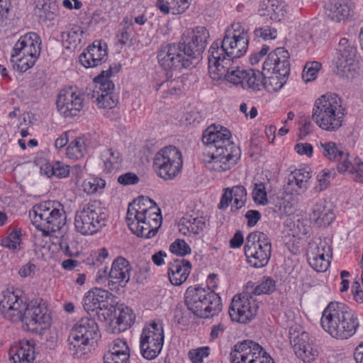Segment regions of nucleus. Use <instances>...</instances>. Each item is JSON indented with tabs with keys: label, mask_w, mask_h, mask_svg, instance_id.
<instances>
[{
	"label": "nucleus",
	"mask_w": 363,
	"mask_h": 363,
	"mask_svg": "<svg viewBox=\"0 0 363 363\" xmlns=\"http://www.w3.org/2000/svg\"><path fill=\"white\" fill-rule=\"evenodd\" d=\"M210 353L211 348L208 346H202L190 350L188 352V357L191 363H203Z\"/></svg>",
	"instance_id": "nucleus-55"
},
{
	"label": "nucleus",
	"mask_w": 363,
	"mask_h": 363,
	"mask_svg": "<svg viewBox=\"0 0 363 363\" xmlns=\"http://www.w3.org/2000/svg\"><path fill=\"white\" fill-rule=\"evenodd\" d=\"M319 148L327 160L335 162L341 159L345 151L340 144L333 141L320 142Z\"/></svg>",
	"instance_id": "nucleus-47"
},
{
	"label": "nucleus",
	"mask_w": 363,
	"mask_h": 363,
	"mask_svg": "<svg viewBox=\"0 0 363 363\" xmlns=\"http://www.w3.org/2000/svg\"><path fill=\"white\" fill-rule=\"evenodd\" d=\"M338 55L335 60L337 71L343 77L354 78L359 69L357 60V48L354 43L346 38H342L337 45Z\"/></svg>",
	"instance_id": "nucleus-19"
},
{
	"label": "nucleus",
	"mask_w": 363,
	"mask_h": 363,
	"mask_svg": "<svg viewBox=\"0 0 363 363\" xmlns=\"http://www.w3.org/2000/svg\"><path fill=\"white\" fill-rule=\"evenodd\" d=\"M202 141L208 148L203 153V160L209 171H228L240 159V147L231 140V133L222 126L207 128L203 133Z\"/></svg>",
	"instance_id": "nucleus-1"
},
{
	"label": "nucleus",
	"mask_w": 363,
	"mask_h": 363,
	"mask_svg": "<svg viewBox=\"0 0 363 363\" xmlns=\"http://www.w3.org/2000/svg\"><path fill=\"white\" fill-rule=\"evenodd\" d=\"M321 67V63L317 61L306 62L302 72L303 80L306 82H310L315 80L317 78L318 74Z\"/></svg>",
	"instance_id": "nucleus-51"
},
{
	"label": "nucleus",
	"mask_w": 363,
	"mask_h": 363,
	"mask_svg": "<svg viewBox=\"0 0 363 363\" xmlns=\"http://www.w3.org/2000/svg\"><path fill=\"white\" fill-rule=\"evenodd\" d=\"M249 35L242 23H233L220 41H214L209 48L208 62L232 63L233 60L243 56L247 51Z\"/></svg>",
	"instance_id": "nucleus-3"
},
{
	"label": "nucleus",
	"mask_w": 363,
	"mask_h": 363,
	"mask_svg": "<svg viewBox=\"0 0 363 363\" xmlns=\"http://www.w3.org/2000/svg\"><path fill=\"white\" fill-rule=\"evenodd\" d=\"M41 39L33 32L21 35L11 52V62L14 69L25 72L38 61L41 51Z\"/></svg>",
	"instance_id": "nucleus-9"
},
{
	"label": "nucleus",
	"mask_w": 363,
	"mask_h": 363,
	"mask_svg": "<svg viewBox=\"0 0 363 363\" xmlns=\"http://www.w3.org/2000/svg\"><path fill=\"white\" fill-rule=\"evenodd\" d=\"M169 251L174 255L184 257L189 255L191 250L184 240L177 239L170 245Z\"/></svg>",
	"instance_id": "nucleus-58"
},
{
	"label": "nucleus",
	"mask_w": 363,
	"mask_h": 363,
	"mask_svg": "<svg viewBox=\"0 0 363 363\" xmlns=\"http://www.w3.org/2000/svg\"><path fill=\"white\" fill-rule=\"evenodd\" d=\"M163 86H166L167 87V89L164 90L162 92V97L163 99L170 98L174 96H178L182 91V81L179 79L171 81L162 82V83H157L155 85V89L156 91H158Z\"/></svg>",
	"instance_id": "nucleus-48"
},
{
	"label": "nucleus",
	"mask_w": 363,
	"mask_h": 363,
	"mask_svg": "<svg viewBox=\"0 0 363 363\" xmlns=\"http://www.w3.org/2000/svg\"><path fill=\"white\" fill-rule=\"evenodd\" d=\"M192 269V264L184 258L176 259L169 264L168 277L174 286H181L188 279Z\"/></svg>",
	"instance_id": "nucleus-36"
},
{
	"label": "nucleus",
	"mask_w": 363,
	"mask_h": 363,
	"mask_svg": "<svg viewBox=\"0 0 363 363\" xmlns=\"http://www.w3.org/2000/svg\"><path fill=\"white\" fill-rule=\"evenodd\" d=\"M56 108L60 116L72 118L79 116L85 106V94L76 86L62 89L56 98Z\"/></svg>",
	"instance_id": "nucleus-18"
},
{
	"label": "nucleus",
	"mask_w": 363,
	"mask_h": 363,
	"mask_svg": "<svg viewBox=\"0 0 363 363\" xmlns=\"http://www.w3.org/2000/svg\"><path fill=\"white\" fill-rule=\"evenodd\" d=\"M23 233L21 228H8V234L0 240V245L12 252H18L23 249Z\"/></svg>",
	"instance_id": "nucleus-43"
},
{
	"label": "nucleus",
	"mask_w": 363,
	"mask_h": 363,
	"mask_svg": "<svg viewBox=\"0 0 363 363\" xmlns=\"http://www.w3.org/2000/svg\"><path fill=\"white\" fill-rule=\"evenodd\" d=\"M135 321V315L131 308L121 304L115 310L113 318L109 319V327L113 333H120L130 328Z\"/></svg>",
	"instance_id": "nucleus-32"
},
{
	"label": "nucleus",
	"mask_w": 363,
	"mask_h": 363,
	"mask_svg": "<svg viewBox=\"0 0 363 363\" xmlns=\"http://www.w3.org/2000/svg\"><path fill=\"white\" fill-rule=\"evenodd\" d=\"M34 161L35 164L40 167L41 174L49 178L53 177L54 162L50 163L48 162L45 154H38Z\"/></svg>",
	"instance_id": "nucleus-54"
},
{
	"label": "nucleus",
	"mask_w": 363,
	"mask_h": 363,
	"mask_svg": "<svg viewBox=\"0 0 363 363\" xmlns=\"http://www.w3.org/2000/svg\"><path fill=\"white\" fill-rule=\"evenodd\" d=\"M332 255L331 246L325 240H320L315 247H311L308 253V261L315 271L323 272L330 265Z\"/></svg>",
	"instance_id": "nucleus-26"
},
{
	"label": "nucleus",
	"mask_w": 363,
	"mask_h": 363,
	"mask_svg": "<svg viewBox=\"0 0 363 363\" xmlns=\"http://www.w3.org/2000/svg\"><path fill=\"white\" fill-rule=\"evenodd\" d=\"M347 108L336 94L328 92L320 96L312 108V120L322 130L333 133L345 124Z\"/></svg>",
	"instance_id": "nucleus-5"
},
{
	"label": "nucleus",
	"mask_w": 363,
	"mask_h": 363,
	"mask_svg": "<svg viewBox=\"0 0 363 363\" xmlns=\"http://www.w3.org/2000/svg\"><path fill=\"white\" fill-rule=\"evenodd\" d=\"M30 217L36 231L43 238H50L65 224L64 206L55 201H43L33 206Z\"/></svg>",
	"instance_id": "nucleus-7"
},
{
	"label": "nucleus",
	"mask_w": 363,
	"mask_h": 363,
	"mask_svg": "<svg viewBox=\"0 0 363 363\" xmlns=\"http://www.w3.org/2000/svg\"><path fill=\"white\" fill-rule=\"evenodd\" d=\"M30 301L20 289H7L0 299V312L3 317L11 323H18L25 315Z\"/></svg>",
	"instance_id": "nucleus-17"
},
{
	"label": "nucleus",
	"mask_w": 363,
	"mask_h": 363,
	"mask_svg": "<svg viewBox=\"0 0 363 363\" xmlns=\"http://www.w3.org/2000/svg\"><path fill=\"white\" fill-rule=\"evenodd\" d=\"M185 304L194 315L203 318H211L222 309L220 296L210 289L189 287L185 293Z\"/></svg>",
	"instance_id": "nucleus-10"
},
{
	"label": "nucleus",
	"mask_w": 363,
	"mask_h": 363,
	"mask_svg": "<svg viewBox=\"0 0 363 363\" xmlns=\"http://www.w3.org/2000/svg\"><path fill=\"white\" fill-rule=\"evenodd\" d=\"M231 363H274V361L262 346L247 340L235 345L231 353Z\"/></svg>",
	"instance_id": "nucleus-21"
},
{
	"label": "nucleus",
	"mask_w": 363,
	"mask_h": 363,
	"mask_svg": "<svg viewBox=\"0 0 363 363\" xmlns=\"http://www.w3.org/2000/svg\"><path fill=\"white\" fill-rule=\"evenodd\" d=\"M133 33L134 27L132 19L128 16L124 17L120 23L116 34L118 44L121 47L131 44Z\"/></svg>",
	"instance_id": "nucleus-46"
},
{
	"label": "nucleus",
	"mask_w": 363,
	"mask_h": 363,
	"mask_svg": "<svg viewBox=\"0 0 363 363\" xmlns=\"http://www.w3.org/2000/svg\"><path fill=\"white\" fill-rule=\"evenodd\" d=\"M109 252L106 247L92 250L86 258L85 262L89 266L99 267L109 257Z\"/></svg>",
	"instance_id": "nucleus-49"
},
{
	"label": "nucleus",
	"mask_w": 363,
	"mask_h": 363,
	"mask_svg": "<svg viewBox=\"0 0 363 363\" xmlns=\"http://www.w3.org/2000/svg\"><path fill=\"white\" fill-rule=\"evenodd\" d=\"M209 220L203 213L196 211L186 214L179 224V231L185 235H199L208 225Z\"/></svg>",
	"instance_id": "nucleus-31"
},
{
	"label": "nucleus",
	"mask_w": 363,
	"mask_h": 363,
	"mask_svg": "<svg viewBox=\"0 0 363 363\" xmlns=\"http://www.w3.org/2000/svg\"><path fill=\"white\" fill-rule=\"evenodd\" d=\"M157 58L162 69L171 72H181L190 68L194 60L181 42L162 45L157 52Z\"/></svg>",
	"instance_id": "nucleus-15"
},
{
	"label": "nucleus",
	"mask_w": 363,
	"mask_h": 363,
	"mask_svg": "<svg viewBox=\"0 0 363 363\" xmlns=\"http://www.w3.org/2000/svg\"><path fill=\"white\" fill-rule=\"evenodd\" d=\"M53 172V177L60 179L66 178L70 174V167L62 162L55 161Z\"/></svg>",
	"instance_id": "nucleus-60"
},
{
	"label": "nucleus",
	"mask_w": 363,
	"mask_h": 363,
	"mask_svg": "<svg viewBox=\"0 0 363 363\" xmlns=\"http://www.w3.org/2000/svg\"><path fill=\"white\" fill-rule=\"evenodd\" d=\"M108 211L99 200H90L79 206L74 217L75 230L82 235L90 236L100 233L106 226Z\"/></svg>",
	"instance_id": "nucleus-8"
},
{
	"label": "nucleus",
	"mask_w": 363,
	"mask_h": 363,
	"mask_svg": "<svg viewBox=\"0 0 363 363\" xmlns=\"http://www.w3.org/2000/svg\"><path fill=\"white\" fill-rule=\"evenodd\" d=\"M130 262L122 256L113 259L110 268V281L108 289L112 291H118L125 288L129 282L132 272Z\"/></svg>",
	"instance_id": "nucleus-24"
},
{
	"label": "nucleus",
	"mask_w": 363,
	"mask_h": 363,
	"mask_svg": "<svg viewBox=\"0 0 363 363\" xmlns=\"http://www.w3.org/2000/svg\"><path fill=\"white\" fill-rule=\"evenodd\" d=\"M269 238L260 231L250 233L244 245V254L248 265L255 269L267 266L272 255Z\"/></svg>",
	"instance_id": "nucleus-12"
},
{
	"label": "nucleus",
	"mask_w": 363,
	"mask_h": 363,
	"mask_svg": "<svg viewBox=\"0 0 363 363\" xmlns=\"http://www.w3.org/2000/svg\"><path fill=\"white\" fill-rule=\"evenodd\" d=\"M325 11L328 19L342 23L349 18L352 8L349 0H328L325 5Z\"/></svg>",
	"instance_id": "nucleus-38"
},
{
	"label": "nucleus",
	"mask_w": 363,
	"mask_h": 363,
	"mask_svg": "<svg viewBox=\"0 0 363 363\" xmlns=\"http://www.w3.org/2000/svg\"><path fill=\"white\" fill-rule=\"evenodd\" d=\"M84 30L79 25H72L66 33V41L73 47L82 43Z\"/></svg>",
	"instance_id": "nucleus-53"
},
{
	"label": "nucleus",
	"mask_w": 363,
	"mask_h": 363,
	"mask_svg": "<svg viewBox=\"0 0 363 363\" xmlns=\"http://www.w3.org/2000/svg\"><path fill=\"white\" fill-rule=\"evenodd\" d=\"M262 74V87L270 93L280 91L287 82L289 74L275 73Z\"/></svg>",
	"instance_id": "nucleus-44"
},
{
	"label": "nucleus",
	"mask_w": 363,
	"mask_h": 363,
	"mask_svg": "<svg viewBox=\"0 0 363 363\" xmlns=\"http://www.w3.org/2000/svg\"><path fill=\"white\" fill-rule=\"evenodd\" d=\"M112 75L113 72L109 69L103 71L94 79L96 85L91 98L99 108L111 109L118 102V97L113 92L115 85L110 79Z\"/></svg>",
	"instance_id": "nucleus-20"
},
{
	"label": "nucleus",
	"mask_w": 363,
	"mask_h": 363,
	"mask_svg": "<svg viewBox=\"0 0 363 363\" xmlns=\"http://www.w3.org/2000/svg\"><path fill=\"white\" fill-rule=\"evenodd\" d=\"M252 199L255 203L266 205L268 202L266 186L264 183L255 184L252 191Z\"/></svg>",
	"instance_id": "nucleus-57"
},
{
	"label": "nucleus",
	"mask_w": 363,
	"mask_h": 363,
	"mask_svg": "<svg viewBox=\"0 0 363 363\" xmlns=\"http://www.w3.org/2000/svg\"><path fill=\"white\" fill-rule=\"evenodd\" d=\"M164 342V330L162 321L152 320L145 323L140 335V352L141 356L152 360L162 352Z\"/></svg>",
	"instance_id": "nucleus-13"
},
{
	"label": "nucleus",
	"mask_w": 363,
	"mask_h": 363,
	"mask_svg": "<svg viewBox=\"0 0 363 363\" xmlns=\"http://www.w3.org/2000/svg\"><path fill=\"white\" fill-rule=\"evenodd\" d=\"M312 171L308 166H299L290 172L287 177V185L296 193L300 194L308 189Z\"/></svg>",
	"instance_id": "nucleus-37"
},
{
	"label": "nucleus",
	"mask_w": 363,
	"mask_h": 363,
	"mask_svg": "<svg viewBox=\"0 0 363 363\" xmlns=\"http://www.w3.org/2000/svg\"><path fill=\"white\" fill-rule=\"evenodd\" d=\"M310 218L318 226H327L333 222L335 214L325 200L319 199L313 206Z\"/></svg>",
	"instance_id": "nucleus-40"
},
{
	"label": "nucleus",
	"mask_w": 363,
	"mask_h": 363,
	"mask_svg": "<svg viewBox=\"0 0 363 363\" xmlns=\"http://www.w3.org/2000/svg\"><path fill=\"white\" fill-rule=\"evenodd\" d=\"M258 308V303L252 296L236 294L230 303L229 315L234 322L247 324L256 317Z\"/></svg>",
	"instance_id": "nucleus-22"
},
{
	"label": "nucleus",
	"mask_w": 363,
	"mask_h": 363,
	"mask_svg": "<svg viewBox=\"0 0 363 363\" xmlns=\"http://www.w3.org/2000/svg\"><path fill=\"white\" fill-rule=\"evenodd\" d=\"M118 182L123 185L135 184L139 182V178L135 173L127 172L119 176Z\"/></svg>",
	"instance_id": "nucleus-64"
},
{
	"label": "nucleus",
	"mask_w": 363,
	"mask_h": 363,
	"mask_svg": "<svg viewBox=\"0 0 363 363\" xmlns=\"http://www.w3.org/2000/svg\"><path fill=\"white\" fill-rule=\"evenodd\" d=\"M130 358V349L124 339L117 338L108 345L104 355V363H128Z\"/></svg>",
	"instance_id": "nucleus-34"
},
{
	"label": "nucleus",
	"mask_w": 363,
	"mask_h": 363,
	"mask_svg": "<svg viewBox=\"0 0 363 363\" xmlns=\"http://www.w3.org/2000/svg\"><path fill=\"white\" fill-rule=\"evenodd\" d=\"M255 34L257 37L262 38L264 40H274L277 37V30L276 28H272L269 26H264L255 30Z\"/></svg>",
	"instance_id": "nucleus-59"
},
{
	"label": "nucleus",
	"mask_w": 363,
	"mask_h": 363,
	"mask_svg": "<svg viewBox=\"0 0 363 363\" xmlns=\"http://www.w3.org/2000/svg\"><path fill=\"white\" fill-rule=\"evenodd\" d=\"M292 347L296 356L303 362L311 363L318 356V350L308 333L303 332L295 337Z\"/></svg>",
	"instance_id": "nucleus-28"
},
{
	"label": "nucleus",
	"mask_w": 363,
	"mask_h": 363,
	"mask_svg": "<svg viewBox=\"0 0 363 363\" xmlns=\"http://www.w3.org/2000/svg\"><path fill=\"white\" fill-rule=\"evenodd\" d=\"M334 174L328 169H324L320 171L316 177L318 184L315 189L322 191L328 189L330 185L331 179L334 178Z\"/></svg>",
	"instance_id": "nucleus-56"
},
{
	"label": "nucleus",
	"mask_w": 363,
	"mask_h": 363,
	"mask_svg": "<svg viewBox=\"0 0 363 363\" xmlns=\"http://www.w3.org/2000/svg\"><path fill=\"white\" fill-rule=\"evenodd\" d=\"M247 201V191L242 185H236L231 188H225L220 199L218 208L220 210L227 209L231 204V211L242 208Z\"/></svg>",
	"instance_id": "nucleus-30"
},
{
	"label": "nucleus",
	"mask_w": 363,
	"mask_h": 363,
	"mask_svg": "<svg viewBox=\"0 0 363 363\" xmlns=\"http://www.w3.org/2000/svg\"><path fill=\"white\" fill-rule=\"evenodd\" d=\"M9 354L11 363H33L35 344L33 340H21L11 346Z\"/></svg>",
	"instance_id": "nucleus-29"
},
{
	"label": "nucleus",
	"mask_w": 363,
	"mask_h": 363,
	"mask_svg": "<svg viewBox=\"0 0 363 363\" xmlns=\"http://www.w3.org/2000/svg\"><path fill=\"white\" fill-rule=\"evenodd\" d=\"M232 63H208V74L213 80L224 79L235 87L259 91L262 88V74L259 70L231 67Z\"/></svg>",
	"instance_id": "nucleus-6"
},
{
	"label": "nucleus",
	"mask_w": 363,
	"mask_h": 363,
	"mask_svg": "<svg viewBox=\"0 0 363 363\" xmlns=\"http://www.w3.org/2000/svg\"><path fill=\"white\" fill-rule=\"evenodd\" d=\"M191 0H156L155 6L164 15L184 13L190 6Z\"/></svg>",
	"instance_id": "nucleus-41"
},
{
	"label": "nucleus",
	"mask_w": 363,
	"mask_h": 363,
	"mask_svg": "<svg viewBox=\"0 0 363 363\" xmlns=\"http://www.w3.org/2000/svg\"><path fill=\"white\" fill-rule=\"evenodd\" d=\"M208 38L207 29L204 27H196L191 39L188 41L181 42V43L185 46L186 51L195 60L204 50Z\"/></svg>",
	"instance_id": "nucleus-39"
},
{
	"label": "nucleus",
	"mask_w": 363,
	"mask_h": 363,
	"mask_svg": "<svg viewBox=\"0 0 363 363\" xmlns=\"http://www.w3.org/2000/svg\"><path fill=\"white\" fill-rule=\"evenodd\" d=\"M110 269L108 267L101 268L98 269L95 276V282L97 284L103 285L108 288V282L110 281Z\"/></svg>",
	"instance_id": "nucleus-61"
},
{
	"label": "nucleus",
	"mask_w": 363,
	"mask_h": 363,
	"mask_svg": "<svg viewBox=\"0 0 363 363\" xmlns=\"http://www.w3.org/2000/svg\"><path fill=\"white\" fill-rule=\"evenodd\" d=\"M42 12L43 14L40 15V18L51 21L60 16V9L55 1H49L43 4Z\"/></svg>",
	"instance_id": "nucleus-50"
},
{
	"label": "nucleus",
	"mask_w": 363,
	"mask_h": 363,
	"mask_svg": "<svg viewBox=\"0 0 363 363\" xmlns=\"http://www.w3.org/2000/svg\"><path fill=\"white\" fill-rule=\"evenodd\" d=\"M290 55L284 48H277L268 54L262 64L263 74H290Z\"/></svg>",
	"instance_id": "nucleus-25"
},
{
	"label": "nucleus",
	"mask_w": 363,
	"mask_h": 363,
	"mask_svg": "<svg viewBox=\"0 0 363 363\" xmlns=\"http://www.w3.org/2000/svg\"><path fill=\"white\" fill-rule=\"evenodd\" d=\"M182 153L174 145L162 147L153 158V168L157 175L164 180L174 179L182 172Z\"/></svg>",
	"instance_id": "nucleus-14"
},
{
	"label": "nucleus",
	"mask_w": 363,
	"mask_h": 363,
	"mask_svg": "<svg viewBox=\"0 0 363 363\" xmlns=\"http://www.w3.org/2000/svg\"><path fill=\"white\" fill-rule=\"evenodd\" d=\"M112 294L106 289L95 287L85 293L82 305L87 313L96 312L100 319L108 320L112 313L108 301Z\"/></svg>",
	"instance_id": "nucleus-23"
},
{
	"label": "nucleus",
	"mask_w": 363,
	"mask_h": 363,
	"mask_svg": "<svg viewBox=\"0 0 363 363\" xmlns=\"http://www.w3.org/2000/svg\"><path fill=\"white\" fill-rule=\"evenodd\" d=\"M244 242L243 233L241 230H236L229 240V247L234 250L239 249L244 245Z\"/></svg>",
	"instance_id": "nucleus-63"
},
{
	"label": "nucleus",
	"mask_w": 363,
	"mask_h": 363,
	"mask_svg": "<svg viewBox=\"0 0 363 363\" xmlns=\"http://www.w3.org/2000/svg\"><path fill=\"white\" fill-rule=\"evenodd\" d=\"M100 335L98 324L94 318L82 317L71 330L68 337V350L77 358L89 351L94 340Z\"/></svg>",
	"instance_id": "nucleus-11"
},
{
	"label": "nucleus",
	"mask_w": 363,
	"mask_h": 363,
	"mask_svg": "<svg viewBox=\"0 0 363 363\" xmlns=\"http://www.w3.org/2000/svg\"><path fill=\"white\" fill-rule=\"evenodd\" d=\"M294 150L300 155H306L311 158L313 155V147L308 143H299L295 145Z\"/></svg>",
	"instance_id": "nucleus-62"
},
{
	"label": "nucleus",
	"mask_w": 363,
	"mask_h": 363,
	"mask_svg": "<svg viewBox=\"0 0 363 363\" xmlns=\"http://www.w3.org/2000/svg\"><path fill=\"white\" fill-rule=\"evenodd\" d=\"M106 186L102 177L89 174L86 177H78L76 181L77 190L86 196L101 194Z\"/></svg>",
	"instance_id": "nucleus-35"
},
{
	"label": "nucleus",
	"mask_w": 363,
	"mask_h": 363,
	"mask_svg": "<svg viewBox=\"0 0 363 363\" xmlns=\"http://www.w3.org/2000/svg\"><path fill=\"white\" fill-rule=\"evenodd\" d=\"M100 160L103 163L104 171L111 173L119 169L121 164V153L116 149L106 148L100 155Z\"/></svg>",
	"instance_id": "nucleus-45"
},
{
	"label": "nucleus",
	"mask_w": 363,
	"mask_h": 363,
	"mask_svg": "<svg viewBox=\"0 0 363 363\" xmlns=\"http://www.w3.org/2000/svg\"><path fill=\"white\" fill-rule=\"evenodd\" d=\"M107 55L106 44L101 40H95L80 54L79 61L85 68H93L104 62Z\"/></svg>",
	"instance_id": "nucleus-27"
},
{
	"label": "nucleus",
	"mask_w": 363,
	"mask_h": 363,
	"mask_svg": "<svg viewBox=\"0 0 363 363\" xmlns=\"http://www.w3.org/2000/svg\"><path fill=\"white\" fill-rule=\"evenodd\" d=\"M320 325L332 337L347 340L359 327L357 315L347 306L340 302H330L322 312Z\"/></svg>",
	"instance_id": "nucleus-4"
},
{
	"label": "nucleus",
	"mask_w": 363,
	"mask_h": 363,
	"mask_svg": "<svg viewBox=\"0 0 363 363\" xmlns=\"http://www.w3.org/2000/svg\"><path fill=\"white\" fill-rule=\"evenodd\" d=\"M125 220L130 231L138 237L152 238L162 223L161 210L147 196H139L130 203Z\"/></svg>",
	"instance_id": "nucleus-2"
},
{
	"label": "nucleus",
	"mask_w": 363,
	"mask_h": 363,
	"mask_svg": "<svg viewBox=\"0 0 363 363\" xmlns=\"http://www.w3.org/2000/svg\"><path fill=\"white\" fill-rule=\"evenodd\" d=\"M21 326L23 330L31 333L41 334L49 328L51 316L47 306L40 300L30 301L25 315L21 318Z\"/></svg>",
	"instance_id": "nucleus-16"
},
{
	"label": "nucleus",
	"mask_w": 363,
	"mask_h": 363,
	"mask_svg": "<svg viewBox=\"0 0 363 363\" xmlns=\"http://www.w3.org/2000/svg\"><path fill=\"white\" fill-rule=\"evenodd\" d=\"M89 139L85 135L76 137L72 140L66 147V156L74 160L85 156L88 151Z\"/></svg>",
	"instance_id": "nucleus-42"
},
{
	"label": "nucleus",
	"mask_w": 363,
	"mask_h": 363,
	"mask_svg": "<svg viewBox=\"0 0 363 363\" xmlns=\"http://www.w3.org/2000/svg\"><path fill=\"white\" fill-rule=\"evenodd\" d=\"M276 289V281L269 277H264L263 279L255 287L253 293L255 295L270 294Z\"/></svg>",
	"instance_id": "nucleus-52"
},
{
	"label": "nucleus",
	"mask_w": 363,
	"mask_h": 363,
	"mask_svg": "<svg viewBox=\"0 0 363 363\" xmlns=\"http://www.w3.org/2000/svg\"><path fill=\"white\" fill-rule=\"evenodd\" d=\"M337 162V169L340 174L353 175L355 182H363V162L359 157H352L344 151L341 159Z\"/></svg>",
	"instance_id": "nucleus-33"
}]
</instances>
